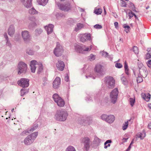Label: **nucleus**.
I'll return each mask as SVG.
<instances>
[{
    "mask_svg": "<svg viewBox=\"0 0 151 151\" xmlns=\"http://www.w3.org/2000/svg\"><path fill=\"white\" fill-rule=\"evenodd\" d=\"M102 54L103 55H104L105 57H106L108 55V53L105 52H103Z\"/></svg>",
    "mask_w": 151,
    "mask_h": 151,
    "instance_id": "obj_55",
    "label": "nucleus"
},
{
    "mask_svg": "<svg viewBox=\"0 0 151 151\" xmlns=\"http://www.w3.org/2000/svg\"><path fill=\"white\" fill-rule=\"evenodd\" d=\"M22 36L24 40L27 42L31 39V36L28 31L27 30L22 31Z\"/></svg>",
    "mask_w": 151,
    "mask_h": 151,
    "instance_id": "obj_12",
    "label": "nucleus"
},
{
    "mask_svg": "<svg viewBox=\"0 0 151 151\" xmlns=\"http://www.w3.org/2000/svg\"><path fill=\"white\" fill-rule=\"evenodd\" d=\"M133 50L135 54H137L138 53L139 50L137 47L134 46L133 48Z\"/></svg>",
    "mask_w": 151,
    "mask_h": 151,
    "instance_id": "obj_43",
    "label": "nucleus"
},
{
    "mask_svg": "<svg viewBox=\"0 0 151 151\" xmlns=\"http://www.w3.org/2000/svg\"><path fill=\"white\" fill-rule=\"evenodd\" d=\"M114 25L116 28H117L118 27V23L117 22H116L114 23Z\"/></svg>",
    "mask_w": 151,
    "mask_h": 151,
    "instance_id": "obj_54",
    "label": "nucleus"
},
{
    "mask_svg": "<svg viewBox=\"0 0 151 151\" xmlns=\"http://www.w3.org/2000/svg\"><path fill=\"white\" fill-rule=\"evenodd\" d=\"M150 98V95L149 93H147L145 94V97L144 98L145 100L147 101H148Z\"/></svg>",
    "mask_w": 151,
    "mask_h": 151,
    "instance_id": "obj_36",
    "label": "nucleus"
},
{
    "mask_svg": "<svg viewBox=\"0 0 151 151\" xmlns=\"http://www.w3.org/2000/svg\"><path fill=\"white\" fill-rule=\"evenodd\" d=\"M121 80L123 82L124 84H126L127 83V79L124 77L121 78Z\"/></svg>",
    "mask_w": 151,
    "mask_h": 151,
    "instance_id": "obj_48",
    "label": "nucleus"
},
{
    "mask_svg": "<svg viewBox=\"0 0 151 151\" xmlns=\"http://www.w3.org/2000/svg\"><path fill=\"white\" fill-rule=\"evenodd\" d=\"M48 0H37V2L40 5L45 6L48 2Z\"/></svg>",
    "mask_w": 151,
    "mask_h": 151,
    "instance_id": "obj_26",
    "label": "nucleus"
},
{
    "mask_svg": "<svg viewBox=\"0 0 151 151\" xmlns=\"http://www.w3.org/2000/svg\"><path fill=\"white\" fill-rule=\"evenodd\" d=\"M91 39V34L90 33H86L82 35L81 38V41L82 42H84L87 40H90Z\"/></svg>",
    "mask_w": 151,
    "mask_h": 151,
    "instance_id": "obj_14",
    "label": "nucleus"
},
{
    "mask_svg": "<svg viewBox=\"0 0 151 151\" xmlns=\"http://www.w3.org/2000/svg\"><path fill=\"white\" fill-rule=\"evenodd\" d=\"M127 15L129 17V19H131V18L134 15L135 17H136V16L134 14L131 10H129V11L128 12L127 14Z\"/></svg>",
    "mask_w": 151,
    "mask_h": 151,
    "instance_id": "obj_33",
    "label": "nucleus"
},
{
    "mask_svg": "<svg viewBox=\"0 0 151 151\" xmlns=\"http://www.w3.org/2000/svg\"><path fill=\"white\" fill-rule=\"evenodd\" d=\"M151 57V54L150 53H147L146 55V56L145 57V58L146 59H148L149 58H150Z\"/></svg>",
    "mask_w": 151,
    "mask_h": 151,
    "instance_id": "obj_50",
    "label": "nucleus"
},
{
    "mask_svg": "<svg viewBox=\"0 0 151 151\" xmlns=\"http://www.w3.org/2000/svg\"><path fill=\"white\" fill-rule=\"evenodd\" d=\"M124 68L125 73L127 75H129V70L126 61H125L124 63Z\"/></svg>",
    "mask_w": 151,
    "mask_h": 151,
    "instance_id": "obj_24",
    "label": "nucleus"
},
{
    "mask_svg": "<svg viewBox=\"0 0 151 151\" xmlns=\"http://www.w3.org/2000/svg\"><path fill=\"white\" fill-rule=\"evenodd\" d=\"M114 120V116L113 115L108 116L106 122L109 123H112Z\"/></svg>",
    "mask_w": 151,
    "mask_h": 151,
    "instance_id": "obj_23",
    "label": "nucleus"
},
{
    "mask_svg": "<svg viewBox=\"0 0 151 151\" xmlns=\"http://www.w3.org/2000/svg\"><path fill=\"white\" fill-rule=\"evenodd\" d=\"M83 26L82 24L78 23L77 25V26L75 28V30L77 32L83 28Z\"/></svg>",
    "mask_w": 151,
    "mask_h": 151,
    "instance_id": "obj_27",
    "label": "nucleus"
},
{
    "mask_svg": "<svg viewBox=\"0 0 151 151\" xmlns=\"http://www.w3.org/2000/svg\"><path fill=\"white\" fill-rule=\"evenodd\" d=\"M104 14H106V11L105 9V7L104 6Z\"/></svg>",
    "mask_w": 151,
    "mask_h": 151,
    "instance_id": "obj_60",
    "label": "nucleus"
},
{
    "mask_svg": "<svg viewBox=\"0 0 151 151\" xmlns=\"http://www.w3.org/2000/svg\"><path fill=\"white\" fill-rule=\"evenodd\" d=\"M130 150H128V149L127 148L126 150L125 151H129Z\"/></svg>",
    "mask_w": 151,
    "mask_h": 151,
    "instance_id": "obj_64",
    "label": "nucleus"
},
{
    "mask_svg": "<svg viewBox=\"0 0 151 151\" xmlns=\"http://www.w3.org/2000/svg\"><path fill=\"white\" fill-rule=\"evenodd\" d=\"M128 139V138H123L122 139V140L123 141V142H126Z\"/></svg>",
    "mask_w": 151,
    "mask_h": 151,
    "instance_id": "obj_58",
    "label": "nucleus"
},
{
    "mask_svg": "<svg viewBox=\"0 0 151 151\" xmlns=\"http://www.w3.org/2000/svg\"><path fill=\"white\" fill-rule=\"evenodd\" d=\"M128 125V122L127 121L125 122V123L123 124L122 127V129L123 130H125L127 129Z\"/></svg>",
    "mask_w": 151,
    "mask_h": 151,
    "instance_id": "obj_42",
    "label": "nucleus"
},
{
    "mask_svg": "<svg viewBox=\"0 0 151 151\" xmlns=\"http://www.w3.org/2000/svg\"><path fill=\"white\" fill-rule=\"evenodd\" d=\"M27 65L23 62H20L17 66L18 73L20 74L22 73H25L27 70Z\"/></svg>",
    "mask_w": 151,
    "mask_h": 151,
    "instance_id": "obj_5",
    "label": "nucleus"
},
{
    "mask_svg": "<svg viewBox=\"0 0 151 151\" xmlns=\"http://www.w3.org/2000/svg\"><path fill=\"white\" fill-rule=\"evenodd\" d=\"M34 141L30 136H28L24 140V143L26 145H29L32 144Z\"/></svg>",
    "mask_w": 151,
    "mask_h": 151,
    "instance_id": "obj_18",
    "label": "nucleus"
},
{
    "mask_svg": "<svg viewBox=\"0 0 151 151\" xmlns=\"http://www.w3.org/2000/svg\"><path fill=\"white\" fill-rule=\"evenodd\" d=\"M148 127L149 129H151V123L148 124Z\"/></svg>",
    "mask_w": 151,
    "mask_h": 151,
    "instance_id": "obj_59",
    "label": "nucleus"
},
{
    "mask_svg": "<svg viewBox=\"0 0 151 151\" xmlns=\"http://www.w3.org/2000/svg\"><path fill=\"white\" fill-rule=\"evenodd\" d=\"M4 36L7 40V42H6V45H7L8 46H9V47H11V45L10 43L8 41V37L7 34L6 33H5L4 35Z\"/></svg>",
    "mask_w": 151,
    "mask_h": 151,
    "instance_id": "obj_39",
    "label": "nucleus"
},
{
    "mask_svg": "<svg viewBox=\"0 0 151 151\" xmlns=\"http://www.w3.org/2000/svg\"><path fill=\"white\" fill-rule=\"evenodd\" d=\"M26 52L29 55H32L34 54V51L30 48H28L26 50Z\"/></svg>",
    "mask_w": 151,
    "mask_h": 151,
    "instance_id": "obj_38",
    "label": "nucleus"
},
{
    "mask_svg": "<svg viewBox=\"0 0 151 151\" xmlns=\"http://www.w3.org/2000/svg\"><path fill=\"white\" fill-rule=\"evenodd\" d=\"M135 101V99L134 97L133 98H129V101L130 104L132 106H133L134 105Z\"/></svg>",
    "mask_w": 151,
    "mask_h": 151,
    "instance_id": "obj_37",
    "label": "nucleus"
},
{
    "mask_svg": "<svg viewBox=\"0 0 151 151\" xmlns=\"http://www.w3.org/2000/svg\"><path fill=\"white\" fill-rule=\"evenodd\" d=\"M118 91L117 88L113 90L110 93V97L111 102L114 104L116 101L118 94Z\"/></svg>",
    "mask_w": 151,
    "mask_h": 151,
    "instance_id": "obj_6",
    "label": "nucleus"
},
{
    "mask_svg": "<svg viewBox=\"0 0 151 151\" xmlns=\"http://www.w3.org/2000/svg\"><path fill=\"white\" fill-rule=\"evenodd\" d=\"M15 32L14 27L13 25H11L9 28L8 31V34L10 36L12 35Z\"/></svg>",
    "mask_w": 151,
    "mask_h": 151,
    "instance_id": "obj_22",
    "label": "nucleus"
},
{
    "mask_svg": "<svg viewBox=\"0 0 151 151\" xmlns=\"http://www.w3.org/2000/svg\"><path fill=\"white\" fill-rule=\"evenodd\" d=\"M136 136L137 137L140 138L141 139H142L145 137L146 134L145 132L142 133L139 132L137 134Z\"/></svg>",
    "mask_w": 151,
    "mask_h": 151,
    "instance_id": "obj_25",
    "label": "nucleus"
},
{
    "mask_svg": "<svg viewBox=\"0 0 151 151\" xmlns=\"http://www.w3.org/2000/svg\"><path fill=\"white\" fill-rule=\"evenodd\" d=\"M102 12V10L101 9L96 8L94 10V13L97 15L101 14Z\"/></svg>",
    "mask_w": 151,
    "mask_h": 151,
    "instance_id": "obj_29",
    "label": "nucleus"
},
{
    "mask_svg": "<svg viewBox=\"0 0 151 151\" xmlns=\"http://www.w3.org/2000/svg\"><path fill=\"white\" fill-rule=\"evenodd\" d=\"M101 142V139L97 137H95L93 141L94 143L98 145Z\"/></svg>",
    "mask_w": 151,
    "mask_h": 151,
    "instance_id": "obj_30",
    "label": "nucleus"
},
{
    "mask_svg": "<svg viewBox=\"0 0 151 151\" xmlns=\"http://www.w3.org/2000/svg\"><path fill=\"white\" fill-rule=\"evenodd\" d=\"M108 116L106 114H103L101 116V118L102 120H105L106 121Z\"/></svg>",
    "mask_w": 151,
    "mask_h": 151,
    "instance_id": "obj_46",
    "label": "nucleus"
},
{
    "mask_svg": "<svg viewBox=\"0 0 151 151\" xmlns=\"http://www.w3.org/2000/svg\"><path fill=\"white\" fill-rule=\"evenodd\" d=\"M126 5L127 4L126 2L124 1H122L121 3V6L123 7H126Z\"/></svg>",
    "mask_w": 151,
    "mask_h": 151,
    "instance_id": "obj_53",
    "label": "nucleus"
},
{
    "mask_svg": "<svg viewBox=\"0 0 151 151\" xmlns=\"http://www.w3.org/2000/svg\"><path fill=\"white\" fill-rule=\"evenodd\" d=\"M60 84V79L57 77L53 83V87L54 88H58Z\"/></svg>",
    "mask_w": 151,
    "mask_h": 151,
    "instance_id": "obj_16",
    "label": "nucleus"
},
{
    "mask_svg": "<svg viewBox=\"0 0 151 151\" xmlns=\"http://www.w3.org/2000/svg\"><path fill=\"white\" fill-rule=\"evenodd\" d=\"M131 145H129V146L128 147V150H130V149L131 148Z\"/></svg>",
    "mask_w": 151,
    "mask_h": 151,
    "instance_id": "obj_63",
    "label": "nucleus"
},
{
    "mask_svg": "<svg viewBox=\"0 0 151 151\" xmlns=\"http://www.w3.org/2000/svg\"><path fill=\"white\" fill-rule=\"evenodd\" d=\"M65 151H76V150L73 147L69 146L66 148Z\"/></svg>",
    "mask_w": 151,
    "mask_h": 151,
    "instance_id": "obj_34",
    "label": "nucleus"
},
{
    "mask_svg": "<svg viewBox=\"0 0 151 151\" xmlns=\"http://www.w3.org/2000/svg\"><path fill=\"white\" fill-rule=\"evenodd\" d=\"M53 27L54 26L52 24H50L48 26H46L45 27V29L46 30L48 35L52 32Z\"/></svg>",
    "mask_w": 151,
    "mask_h": 151,
    "instance_id": "obj_19",
    "label": "nucleus"
},
{
    "mask_svg": "<svg viewBox=\"0 0 151 151\" xmlns=\"http://www.w3.org/2000/svg\"><path fill=\"white\" fill-rule=\"evenodd\" d=\"M139 72L140 76L143 78H145L148 74L146 68L143 66L139 68Z\"/></svg>",
    "mask_w": 151,
    "mask_h": 151,
    "instance_id": "obj_13",
    "label": "nucleus"
},
{
    "mask_svg": "<svg viewBox=\"0 0 151 151\" xmlns=\"http://www.w3.org/2000/svg\"><path fill=\"white\" fill-rule=\"evenodd\" d=\"M95 59V56L93 54L91 55L90 59L91 60H94Z\"/></svg>",
    "mask_w": 151,
    "mask_h": 151,
    "instance_id": "obj_51",
    "label": "nucleus"
},
{
    "mask_svg": "<svg viewBox=\"0 0 151 151\" xmlns=\"http://www.w3.org/2000/svg\"><path fill=\"white\" fill-rule=\"evenodd\" d=\"M56 66L58 70L63 71L65 67L64 62L60 60H58L56 63Z\"/></svg>",
    "mask_w": 151,
    "mask_h": 151,
    "instance_id": "obj_15",
    "label": "nucleus"
},
{
    "mask_svg": "<svg viewBox=\"0 0 151 151\" xmlns=\"http://www.w3.org/2000/svg\"><path fill=\"white\" fill-rule=\"evenodd\" d=\"M68 114L63 111H58L55 115V118L57 120L63 121L66 120Z\"/></svg>",
    "mask_w": 151,
    "mask_h": 151,
    "instance_id": "obj_3",
    "label": "nucleus"
},
{
    "mask_svg": "<svg viewBox=\"0 0 151 151\" xmlns=\"http://www.w3.org/2000/svg\"><path fill=\"white\" fill-rule=\"evenodd\" d=\"M106 85L109 88H113L115 85V80L114 79L111 77L106 78Z\"/></svg>",
    "mask_w": 151,
    "mask_h": 151,
    "instance_id": "obj_8",
    "label": "nucleus"
},
{
    "mask_svg": "<svg viewBox=\"0 0 151 151\" xmlns=\"http://www.w3.org/2000/svg\"><path fill=\"white\" fill-rule=\"evenodd\" d=\"M21 1L26 8H29L32 6V0H21Z\"/></svg>",
    "mask_w": 151,
    "mask_h": 151,
    "instance_id": "obj_17",
    "label": "nucleus"
},
{
    "mask_svg": "<svg viewBox=\"0 0 151 151\" xmlns=\"http://www.w3.org/2000/svg\"><path fill=\"white\" fill-rule=\"evenodd\" d=\"M65 81H67V82H68V81H69V77H68V76H66L65 77Z\"/></svg>",
    "mask_w": 151,
    "mask_h": 151,
    "instance_id": "obj_56",
    "label": "nucleus"
},
{
    "mask_svg": "<svg viewBox=\"0 0 151 151\" xmlns=\"http://www.w3.org/2000/svg\"><path fill=\"white\" fill-rule=\"evenodd\" d=\"M63 51L62 47L58 42H57L56 46L54 51V53L55 55L56 56H59L61 55Z\"/></svg>",
    "mask_w": 151,
    "mask_h": 151,
    "instance_id": "obj_9",
    "label": "nucleus"
},
{
    "mask_svg": "<svg viewBox=\"0 0 151 151\" xmlns=\"http://www.w3.org/2000/svg\"><path fill=\"white\" fill-rule=\"evenodd\" d=\"M82 141L83 143L84 148L86 150H88L89 148L91 141L89 138L85 137L82 139Z\"/></svg>",
    "mask_w": 151,
    "mask_h": 151,
    "instance_id": "obj_11",
    "label": "nucleus"
},
{
    "mask_svg": "<svg viewBox=\"0 0 151 151\" xmlns=\"http://www.w3.org/2000/svg\"><path fill=\"white\" fill-rule=\"evenodd\" d=\"M147 51H148V53L151 54V48H148L147 49Z\"/></svg>",
    "mask_w": 151,
    "mask_h": 151,
    "instance_id": "obj_57",
    "label": "nucleus"
},
{
    "mask_svg": "<svg viewBox=\"0 0 151 151\" xmlns=\"http://www.w3.org/2000/svg\"><path fill=\"white\" fill-rule=\"evenodd\" d=\"M30 66L31 70L32 72L35 73L36 68L38 67V73H40L43 70V66L41 63H39L35 60H32L30 62Z\"/></svg>",
    "mask_w": 151,
    "mask_h": 151,
    "instance_id": "obj_1",
    "label": "nucleus"
},
{
    "mask_svg": "<svg viewBox=\"0 0 151 151\" xmlns=\"http://www.w3.org/2000/svg\"><path fill=\"white\" fill-rule=\"evenodd\" d=\"M29 20L31 21L32 24L29 25V26L30 27H34L37 25V23L38 22L37 19H35L34 17H30L29 18Z\"/></svg>",
    "mask_w": 151,
    "mask_h": 151,
    "instance_id": "obj_20",
    "label": "nucleus"
},
{
    "mask_svg": "<svg viewBox=\"0 0 151 151\" xmlns=\"http://www.w3.org/2000/svg\"><path fill=\"white\" fill-rule=\"evenodd\" d=\"M147 64L149 67H151V60H149L148 61L147 63Z\"/></svg>",
    "mask_w": 151,
    "mask_h": 151,
    "instance_id": "obj_52",
    "label": "nucleus"
},
{
    "mask_svg": "<svg viewBox=\"0 0 151 151\" xmlns=\"http://www.w3.org/2000/svg\"><path fill=\"white\" fill-rule=\"evenodd\" d=\"M52 98L58 106L61 107L64 106L65 104V101L58 94L56 93L54 94L53 95Z\"/></svg>",
    "mask_w": 151,
    "mask_h": 151,
    "instance_id": "obj_4",
    "label": "nucleus"
},
{
    "mask_svg": "<svg viewBox=\"0 0 151 151\" xmlns=\"http://www.w3.org/2000/svg\"><path fill=\"white\" fill-rule=\"evenodd\" d=\"M29 13L32 14H35L36 13V11L35 9L32 8L29 10Z\"/></svg>",
    "mask_w": 151,
    "mask_h": 151,
    "instance_id": "obj_41",
    "label": "nucleus"
},
{
    "mask_svg": "<svg viewBox=\"0 0 151 151\" xmlns=\"http://www.w3.org/2000/svg\"><path fill=\"white\" fill-rule=\"evenodd\" d=\"M38 134V132H36L31 134L29 136H30L32 138V139H33V140L34 141L37 136Z\"/></svg>",
    "mask_w": 151,
    "mask_h": 151,
    "instance_id": "obj_32",
    "label": "nucleus"
},
{
    "mask_svg": "<svg viewBox=\"0 0 151 151\" xmlns=\"http://www.w3.org/2000/svg\"><path fill=\"white\" fill-rule=\"evenodd\" d=\"M38 127V124H34V125L31 128L29 129V130L30 132H33L34 130L37 129Z\"/></svg>",
    "mask_w": 151,
    "mask_h": 151,
    "instance_id": "obj_35",
    "label": "nucleus"
},
{
    "mask_svg": "<svg viewBox=\"0 0 151 151\" xmlns=\"http://www.w3.org/2000/svg\"><path fill=\"white\" fill-rule=\"evenodd\" d=\"M148 107L150 109H151V104H150L148 105Z\"/></svg>",
    "mask_w": 151,
    "mask_h": 151,
    "instance_id": "obj_62",
    "label": "nucleus"
},
{
    "mask_svg": "<svg viewBox=\"0 0 151 151\" xmlns=\"http://www.w3.org/2000/svg\"><path fill=\"white\" fill-rule=\"evenodd\" d=\"M42 32V30L40 29H36L35 31V34L37 35L41 34Z\"/></svg>",
    "mask_w": 151,
    "mask_h": 151,
    "instance_id": "obj_40",
    "label": "nucleus"
},
{
    "mask_svg": "<svg viewBox=\"0 0 151 151\" xmlns=\"http://www.w3.org/2000/svg\"><path fill=\"white\" fill-rule=\"evenodd\" d=\"M92 47L91 46L88 47L85 45H76L75 46V50L77 52L82 54H84L86 52L90 51Z\"/></svg>",
    "mask_w": 151,
    "mask_h": 151,
    "instance_id": "obj_2",
    "label": "nucleus"
},
{
    "mask_svg": "<svg viewBox=\"0 0 151 151\" xmlns=\"http://www.w3.org/2000/svg\"><path fill=\"white\" fill-rule=\"evenodd\" d=\"M29 80L25 78H22L17 82L18 85L23 88L27 87L29 86Z\"/></svg>",
    "mask_w": 151,
    "mask_h": 151,
    "instance_id": "obj_7",
    "label": "nucleus"
},
{
    "mask_svg": "<svg viewBox=\"0 0 151 151\" xmlns=\"http://www.w3.org/2000/svg\"><path fill=\"white\" fill-rule=\"evenodd\" d=\"M137 81L138 83H140L142 82L143 81L142 78V76H138V77L137 78Z\"/></svg>",
    "mask_w": 151,
    "mask_h": 151,
    "instance_id": "obj_47",
    "label": "nucleus"
},
{
    "mask_svg": "<svg viewBox=\"0 0 151 151\" xmlns=\"http://www.w3.org/2000/svg\"><path fill=\"white\" fill-rule=\"evenodd\" d=\"M27 92L28 91L25 89H22L21 90V95L22 96Z\"/></svg>",
    "mask_w": 151,
    "mask_h": 151,
    "instance_id": "obj_44",
    "label": "nucleus"
},
{
    "mask_svg": "<svg viewBox=\"0 0 151 151\" xmlns=\"http://www.w3.org/2000/svg\"><path fill=\"white\" fill-rule=\"evenodd\" d=\"M95 70L96 72L101 75L103 72L102 66L99 65L97 64L95 68Z\"/></svg>",
    "mask_w": 151,
    "mask_h": 151,
    "instance_id": "obj_21",
    "label": "nucleus"
},
{
    "mask_svg": "<svg viewBox=\"0 0 151 151\" xmlns=\"http://www.w3.org/2000/svg\"><path fill=\"white\" fill-rule=\"evenodd\" d=\"M134 139H132V141H131V142L130 144V145H131L132 144L134 143Z\"/></svg>",
    "mask_w": 151,
    "mask_h": 151,
    "instance_id": "obj_61",
    "label": "nucleus"
},
{
    "mask_svg": "<svg viewBox=\"0 0 151 151\" xmlns=\"http://www.w3.org/2000/svg\"><path fill=\"white\" fill-rule=\"evenodd\" d=\"M58 5L59 9L62 11H68L71 9V6L68 3L65 4H58Z\"/></svg>",
    "mask_w": 151,
    "mask_h": 151,
    "instance_id": "obj_10",
    "label": "nucleus"
},
{
    "mask_svg": "<svg viewBox=\"0 0 151 151\" xmlns=\"http://www.w3.org/2000/svg\"><path fill=\"white\" fill-rule=\"evenodd\" d=\"M123 27L125 29V31L127 33L129 32L130 28L129 25H128L126 24H124L123 25Z\"/></svg>",
    "mask_w": 151,
    "mask_h": 151,
    "instance_id": "obj_31",
    "label": "nucleus"
},
{
    "mask_svg": "<svg viewBox=\"0 0 151 151\" xmlns=\"http://www.w3.org/2000/svg\"><path fill=\"white\" fill-rule=\"evenodd\" d=\"M94 28L96 29H100L102 27V26L99 24H96L94 26Z\"/></svg>",
    "mask_w": 151,
    "mask_h": 151,
    "instance_id": "obj_49",
    "label": "nucleus"
},
{
    "mask_svg": "<svg viewBox=\"0 0 151 151\" xmlns=\"http://www.w3.org/2000/svg\"><path fill=\"white\" fill-rule=\"evenodd\" d=\"M112 141L111 140H107L104 143V148L105 149L107 148L108 147L110 146V143L112 142Z\"/></svg>",
    "mask_w": 151,
    "mask_h": 151,
    "instance_id": "obj_28",
    "label": "nucleus"
},
{
    "mask_svg": "<svg viewBox=\"0 0 151 151\" xmlns=\"http://www.w3.org/2000/svg\"><path fill=\"white\" fill-rule=\"evenodd\" d=\"M115 67L118 68H121L123 66L122 64L119 63H116L115 64Z\"/></svg>",
    "mask_w": 151,
    "mask_h": 151,
    "instance_id": "obj_45",
    "label": "nucleus"
}]
</instances>
